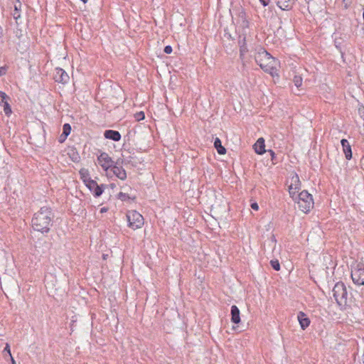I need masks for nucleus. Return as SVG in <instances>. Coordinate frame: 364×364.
Masks as SVG:
<instances>
[{
  "instance_id": "423d86ee",
  "label": "nucleus",
  "mask_w": 364,
  "mask_h": 364,
  "mask_svg": "<svg viewBox=\"0 0 364 364\" xmlns=\"http://www.w3.org/2000/svg\"><path fill=\"white\" fill-rule=\"evenodd\" d=\"M351 278L353 283L358 286L364 285V264L358 263L351 270Z\"/></svg>"
},
{
  "instance_id": "6ab92c4d",
  "label": "nucleus",
  "mask_w": 364,
  "mask_h": 364,
  "mask_svg": "<svg viewBox=\"0 0 364 364\" xmlns=\"http://www.w3.org/2000/svg\"><path fill=\"white\" fill-rule=\"evenodd\" d=\"M214 146L217 149L219 154H224L226 152V149L222 146L221 141L220 139L216 138L214 141Z\"/></svg>"
},
{
  "instance_id": "393cba45",
  "label": "nucleus",
  "mask_w": 364,
  "mask_h": 364,
  "mask_svg": "<svg viewBox=\"0 0 364 364\" xmlns=\"http://www.w3.org/2000/svg\"><path fill=\"white\" fill-rule=\"evenodd\" d=\"M135 118L137 121H140L144 119V113L143 112H137L135 114Z\"/></svg>"
},
{
  "instance_id": "7ed1b4c3",
  "label": "nucleus",
  "mask_w": 364,
  "mask_h": 364,
  "mask_svg": "<svg viewBox=\"0 0 364 364\" xmlns=\"http://www.w3.org/2000/svg\"><path fill=\"white\" fill-rule=\"evenodd\" d=\"M297 203L298 208L303 213H308L314 207L312 196L306 191H302L298 196L292 198Z\"/></svg>"
},
{
  "instance_id": "6e6552de",
  "label": "nucleus",
  "mask_w": 364,
  "mask_h": 364,
  "mask_svg": "<svg viewBox=\"0 0 364 364\" xmlns=\"http://www.w3.org/2000/svg\"><path fill=\"white\" fill-rule=\"evenodd\" d=\"M97 161L105 171H107L114 164L109 154L105 152L101 153V154L97 157Z\"/></svg>"
},
{
  "instance_id": "f8f14e48",
  "label": "nucleus",
  "mask_w": 364,
  "mask_h": 364,
  "mask_svg": "<svg viewBox=\"0 0 364 364\" xmlns=\"http://www.w3.org/2000/svg\"><path fill=\"white\" fill-rule=\"evenodd\" d=\"M301 328L305 330L310 324V320L306 314L302 311H299L297 316Z\"/></svg>"
},
{
  "instance_id": "f03ea898",
  "label": "nucleus",
  "mask_w": 364,
  "mask_h": 364,
  "mask_svg": "<svg viewBox=\"0 0 364 364\" xmlns=\"http://www.w3.org/2000/svg\"><path fill=\"white\" fill-rule=\"evenodd\" d=\"M255 59L265 73L270 74L272 77L278 76L279 62L263 48H259L255 55Z\"/></svg>"
},
{
  "instance_id": "bb28decb",
  "label": "nucleus",
  "mask_w": 364,
  "mask_h": 364,
  "mask_svg": "<svg viewBox=\"0 0 364 364\" xmlns=\"http://www.w3.org/2000/svg\"><path fill=\"white\" fill-rule=\"evenodd\" d=\"M4 353H6L9 357H11V350H10V346H9V343H6V346L4 349Z\"/></svg>"
},
{
  "instance_id": "4c0bfd02",
  "label": "nucleus",
  "mask_w": 364,
  "mask_h": 364,
  "mask_svg": "<svg viewBox=\"0 0 364 364\" xmlns=\"http://www.w3.org/2000/svg\"><path fill=\"white\" fill-rule=\"evenodd\" d=\"M10 358H11V363L12 364H16V362H15L14 358L11 356V357H10Z\"/></svg>"
},
{
  "instance_id": "4468645a",
  "label": "nucleus",
  "mask_w": 364,
  "mask_h": 364,
  "mask_svg": "<svg viewBox=\"0 0 364 364\" xmlns=\"http://www.w3.org/2000/svg\"><path fill=\"white\" fill-rule=\"evenodd\" d=\"M104 136L106 139H112L114 141H118L121 139V134L119 132L114 130H106Z\"/></svg>"
},
{
  "instance_id": "f257e3e1",
  "label": "nucleus",
  "mask_w": 364,
  "mask_h": 364,
  "mask_svg": "<svg viewBox=\"0 0 364 364\" xmlns=\"http://www.w3.org/2000/svg\"><path fill=\"white\" fill-rule=\"evenodd\" d=\"M53 218L54 215L50 208L42 207L34 214L32 219V226L36 231L48 233L52 225Z\"/></svg>"
},
{
  "instance_id": "e433bc0d",
  "label": "nucleus",
  "mask_w": 364,
  "mask_h": 364,
  "mask_svg": "<svg viewBox=\"0 0 364 364\" xmlns=\"http://www.w3.org/2000/svg\"><path fill=\"white\" fill-rule=\"evenodd\" d=\"M3 36V29L0 26V38H1Z\"/></svg>"
},
{
  "instance_id": "9b49d317",
  "label": "nucleus",
  "mask_w": 364,
  "mask_h": 364,
  "mask_svg": "<svg viewBox=\"0 0 364 364\" xmlns=\"http://www.w3.org/2000/svg\"><path fill=\"white\" fill-rule=\"evenodd\" d=\"M54 79L58 82L66 83L69 80V76L62 68H56Z\"/></svg>"
},
{
  "instance_id": "f704fd0d",
  "label": "nucleus",
  "mask_w": 364,
  "mask_h": 364,
  "mask_svg": "<svg viewBox=\"0 0 364 364\" xmlns=\"http://www.w3.org/2000/svg\"><path fill=\"white\" fill-rule=\"evenodd\" d=\"M119 198L123 199L125 197V194L123 193H119Z\"/></svg>"
},
{
  "instance_id": "c85d7f7f",
  "label": "nucleus",
  "mask_w": 364,
  "mask_h": 364,
  "mask_svg": "<svg viewBox=\"0 0 364 364\" xmlns=\"http://www.w3.org/2000/svg\"><path fill=\"white\" fill-rule=\"evenodd\" d=\"M6 73V68L5 67H0V76L4 75Z\"/></svg>"
},
{
  "instance_id": "c756f323",
  "label": "nucleus",
  "mask_w": 364,
  "mask_h": 364,
  "mask_svg": "<svg viewBox=\"0 0 364 364\" xmlns=\"http://www.w3.org/2000/svg\"><path fill=\"white\" fill-rule=\"evenodd\" d=\"M251 208L255 210H257L259 209V206H258V204L257 203H253L251 204Z\"/></svg>"
},
{
  "instance_id": "ddd939ff",
  "label": "nucleus",
  "mask_w": 364,
  "mask_h": 364,
  "mask_svg": "<svg viewBox=\"0 0 364 364\" xmlns=\"http://www.w3.org/2000/svg\"><path fill=\"white\" fill-rule=\"evenodd\" d=\"M341 143L346 159L350 160L352 158V151L349 142L347 139H343Z\"/></svg>"
},
{
  "instance_id": "72a5a7b5",
  "label": "nucleus",
  "mask_w": 364,
  "mask_h": 364,
  "mask_svg": "<svg viewBox=\"0 0 364 364\" xmlns=\"http://www.w3.org/2000/svg\"><path fill=\"white\" fill-rule=\"evenodd\" d=\"M269 152L270 153V154L272 156V159L273 160L274 158V152L272 150H269Z\"/></svg>"
},
{
  "instance_id": "20e7f679",
  "label": "nucleus",
  "mask_w": 364,
  "mask_h": 364,
  "mask_svg": "<svg viewBox=\"0 0 364 364\" xmlns=\"http://www.w3.org/2000/svg\"><path fill=\"white\" fill-rule=\"evenodd\" d=\"M333 297L339 306H345L347 304L348 292L344 283L338 282L333 289Z\"/></svg>"
},
{
  "instance_id": "5701e85b",
  "label": "nucleus",
  "mask_w": 364,
  "mask_h": 364,
  "mask_svg": "<svg viewBox=\"0 0 364 364\" xmlns=\"http://www.w3.org/2000/svg\"><path fill=\"white\" fill-rule=\"evenodd\" d=\"M270 264H271L272 267L274 270L279 271L280 269V264H279V261L277 259L271 260Z\"/></svg>"
},
{
  "instance_id": "ea45409f",
  "label": "nucleus",
  "mask_w": 364,
  "mask_h": 364,
  "mask_svg": "<svg viewBox=\"0 0 364 364\" xmlns=\"http://www.w3.org/2000/svg\"><path fill=\"white\" fill-rule=\"evenodd\" d=\"M83 3H86L88 0H81Z\"/></svg>"
},
{
  "instance_id": "cd10ccee",
  "label": "nucleus",
  "mask_w": 364,
  "mask_h": 364,
  "mask_svg": "<svg viewBox=\"0 0 364 364\" xmlns=\"http://www.w3.org/2000/svg\"><path fill=\"white\" fill-rule=\"evenodd\" d=\"M164 53H166V54H170L171 52H172V48L171 46H166L165 48H164Z\"/></svg>"
},
{
  "instance_id": "dca6fc26",
  "label": "nucleus",
  "mask_w": 364,
  "mask_h": 364,
  "mask_svg": "<svg viewBox=\"0 0 364 364\" xmlns=\"http://www.w3.org/2000/svg\"><path fill=\"white\" fill-rule=\"evenodd\" d=\"M231 321L234 323H239L240 321V310L235 305L231 307Z\"/></svg>"
},
{
  "instance_id": "b1692460",
  "label": "nucleus",
  "mask_w": 364,
  "mask_h": 364,
  "mask_svg": "<svg viewBox=\"0 0 364 364\" xmlns=\"http://www.w3.org/2000/svg\"><path fill=\"white\" fill-rule=\"evenodd\" d=\"M4 103V110L6 115H9L11 113V109L10 107V105L7 102H3Z\"/></svg>"
},
{
  "instance_id": "aec40b11",
  "label": "nucleus",
  "mask_w": 364,
  "mask_h": 364,
  "mask_svg": "<svg viewBox=\"0 0 364 364\" xmlns=\"http://www.w3.org/2000/svg\"><path fill=\"white\" fill-rule=\"evenodd\" d=\"M80 175L81 179L85 183V185L87 184V181L92 180L90 177V173H89V171L87 169L81 168L80 170Z\"/></svg>"
},
{
  "instance_id": "a211bd4d",
  "label": "nucleus",
  "mask_w": 364,
  "mask_h": 364,
  "mask_svg": "<svg viewBox=\"0 0 364 364\" xmlns=\"http://www.w3.org/2000/svg\"><path fill=\"white\" fill-rule=\"evenodd\" d=\"M246 40L245 37L244 36L242 39H240L239 44H240V58L243 59V57L245 54L248 51L247 46H246Z\"/></svg>"
},
{
  "instance_id": "2f4dec72",
  "label": "nucleus",
  "mask_w": 364,
  "mask_h": 364,
  "mask_svg": "<svg viewBox=\"0 0 364 364\" xmlns=\"http://www.w3.org/2000/svg\"><path fill=\"white\" fill-rule=\"evenodd\" d=\"M0 97L2 98V102H4L6 97V95L4 92L0 91Z\"/></svg>"
},
{
  "instance_id": "4be33fe9",
  "label": "nucleus",
  "mask_w": 364,
  "mask_h": 364,
  "mask_svg": "<svg viewBox=\"0 0 364 364\" xmlns=\"http://www.w3.org/2000/svg\"><path fill=\"white\" fill-rule=\"evenodd\" d=\"M293 82L296 87H299L302 85V77L299 75H295L294 77Z\"/></svg>"
},
{
  "instance_id": "1a4fd4ad",
  "label": "nucleus",
  "mask_w": 364,
  "mask_h": 364,
  "mask_svg": "<svg viewBox=\"0 0 364 364\" xmlns=\"http://www.w3.org/2000/svg\"><path fill=\"white\" fill-rule=\"evenodd\" d=\"M86 186L92 192L95 197H99L103 193V185L99 186L94 180L87 181Z\"/></svg>"
},
{
  "instance_id": "473e14b6",
  "label": "nucleus",
  "mask_w": 364,
  "mask_h": 364,
  "mask_svg": "<svg viewBox=\"0 0 364 364\" xmlns=\"http://www.w3.org/2000/svg\"><path fill=\"white\" fill-rule=\"evenodd\" d=\"M65 139H64V135L62 134L60 135V136L59 141H60V142H63V141H64V140H65Z\"/></svg>"
},
{
  "instance_id": "c9c22d12",
  "label": "nucleus",
  "mask_w": 364,
  "mask_h": 364,
  "mask_svg": "<svg viewBox=\"0 0 364 364\" xmlns=\"http://www.w3.org/2000/svg\"><path fill=\"white\" fill-rule=\"evenodd\" d=\"M107 208H101L100 212H101V213H105V212H107Z\"/></svg>"
},
{
  "instance_id": "a19ab883",
  "label": "nucleus",
  "mask_w": 364,
  "mask_h": 364,
  "mask_svg": "<svg viewBox=\"0 0 364 364\" xmlns=\"http://www.w3.org/2000/svg\"><path fill=\"white\" fill-rule=\"evenodd\" d=\"M363 20H364V11H363Z\"/></svg>"
},
{
  "instance_id": "f3484780",
  "label": "nucleus",
  "mask_w": 364,
  "mask_h": 364,
  "mask_svg": "<svg viewBox=\"0 0 364 364\" xmlns=\"http://www.w3.org/2000/svg\"><path fill=\"white\" fill-rule=\"evenodd\" d=\"M277 4L282 10H289L292 7L294 0H277Z\"/></svg>"
},
{
  "instance_id": "2eb2a0df",
  "label": "nucleus",
  "mask_w": 364,
  "mask_h": 364,
  "mask_svg": "<svg viewBox=\"0 0 364 364\" xmlns=\"http://www.w3.org/2000/svg\"><path fill=\"white\" fill-rule=\"evenodd\" d=\"M264 148V139L263 138L258 139L254 145L255 152L258 154H262L266 151Z\"/></svg>"
},
{
  "instance_id": "a878e982",
  "label": "nucleus",
  "mask_w": 364,
  "mask_h": 364,
  "mask_svg": "<svg viewBox=\"0 0 364 364\" xmlns=\"http://www.w3.org/2000/svg\"><path fill=\"white\" fill-rule=\"evenodd\" d=\"M13 16L16 20H17L20 18V13L18 12V8L16 6H15V9L13 13Z\"/></svg>"
},
{
  "instance_id": "39448f33",
  "label": "nucleus",
  "mask_w": 364,
  "mask_h": 364,
  "mask_svg": "<svg viewBox=\"0 0 364 364\" xmlns=\"http://www.w3.org/2000/svg\"><path fill=\"white\" fill-rule=\"evenodd\" d=\"M129 227L133 230L141 228L144 225L143 216L136 210L129 211L127 214Z\"/></svg>"
},
{
  "instance_id": "0eeeda50",
  "label": "nucleus",
  "mask_w": 364,
  "mask_h": 364,
  "mask_svg": "<svg viewBox=\"0 0 364 364\" xmlns=\"http://www.w3.org/2000/svg\"><path fill=\"white\" fill-rule=\"evenodd\" d=\"M301 188V181L299 176L296 173H294L290 178L289 185V193L291 198H294L296 193Z\"/></svg>"
},
{
  "instance_id": "7c9ffc66",
  "label": "nucleus",
  "mask_w": 364,
  "mask_h": 364,
  "mask_svg": "<svg viewBox=\"0 0 364 364\" xmlns=\"http://www.w3.org/2000/svg\"><path fill=\"white\" fill-rule=\"evenodd\" d=\"M264 6H266L269 4V0H259Z\"/></svg>"
},
{
  "instance_id": "412c9836",
  "label": "nucleus",
  "mask_w": 364,
  "mask_h": 364,
  "mask_svg": "<svg viewBox=\"0 0 364 364\" xmlns=\"http://www.w3.org/2000/svg\"><path fill=\"white\" fill-rule=\"evenodd\" d=\"M71 127L69 124H65L63 127V134L64 135V139H66L67 136L70 134Z\"/></svg>"
},
{
  "instance_id": "9d476101",
  "label": "nucleus",
  "mask_w": 364,
  "mask_h": 364,
  "mask_svg": "<svg viewBox=\"0 0 364 364\" xmlns=\"http://www.w3.org/2000/svg\"><path fill=\"white\" fill-rule=\"evenodd\" d=\"M113 173L120 180H125L127 178V173L125 170L119 166V161H117L115 164L111 167Z\"/></svg>"
},
{
  "instance_id": "58836bf2",
  "label": "nucleus",
  "mask_w": 364,
  "mask_h": 364,
  "mask_svg": "<svg viewBox=\"0 0 364 364\" xmlns=\"http://www.w3.org/2000/svg\"><path fill=\"white\" fill-rule=\"evenodd\" d=\"M107 255H103V259H105L107 258Z\"/></svg>"
}]
</instances>
